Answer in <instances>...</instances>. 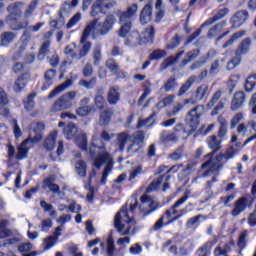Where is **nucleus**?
I'll list each match as a JSON object with an SVG mask.
<instances>
[{
	"mask_svg": "<svg viewBox=\"0 0 256 256\" xmlns=\"http://www.w3.org/2000/svg\"><path fill=\"white\" fill-rule=\"evenodd\" d=\"M205 113V106L197 105L192 108L186 115V121L188 127H190V133H195L201 125V117Z\"/></svg>",
	"mask_w": 256,
	"mask_h": 256,
	"instance_id": "nucleus-7",
	"label": "nucleus"
},
{
	"mask_svg": "<svg viewBox=\"0 0 256 256\" xmlns=\"http://www.w3.org/2000/svg\"><path fill=\"white\" fill-rule=\"evenodd\" d=\"M164 57H167V51L163 49H156L149 55L150 61H159Z\"/></svg>",
	"mask_w": 256,
	"mask_h": 256,
	"instance_id": "nucleus-43",
	"label": "nucleus"
},
{
	"mask_svg": "<svg viewBox=\"0 0 256 256\" xmlns=\"http://www.w3.org/2000/svg\"><path fill=\"white\" fill-rule=\"evenodd\" d=\"M23 7V2H14L7 7L8 13H10L7 17V20L10 22V26L12 31H21L23 29H27L29 27V22H17L19 21L23 12L21 8Z\"/></svg>",
	"mask_w": 256,
	"mask_h": 256,
	"instance_id": "nucleus-4",
	"label": "nucleus"
},
{
	"mask_svg": "<svg viewBox=\"0 0 256 256\" xmlns=\"http://www.w3.org/2000/svg\"><path fill=\"white\" fill-rule=\"evenodd\" d=\"M233 157H235V149H233V147H231L228 150H226L225 153L219 154L216 157V160L223 161V159H225L226 161H229V159H233Z\"/></svg>",
	"mask_w": 256,
	"mask_h": 256,
	"instance_id": "nucleus-47",
	"label": "nucleus"
},
{
	"mask_svg": "<svg viewBox=\"0 0 256 256\" xmlns=\"http://www.w3.org/2000/svg\"><path fill=\"white\" fill-rule=\"evenodd\" d=\"M49 47H51V41L47 40L45 41L38 52L37 58L39 59V61H43V59H45V57H47V55H49Z\"/></svg>",
	"mask_w": 256,
	"mask_h": 256,
	"instance_id": "nucleus-38",
	"label": "nucleus"
},
{
	"mask_svg": "<svg viewBox=\"0 0 256 256\" xmlns=\"http://www.w3.org/2000/svg\"><path fill=\"white\" fill-rule=\"evenodd\" d=\"M107 101L109 105H117L121 101V93L119 92V86L109 88L107 94Z\"/></svg>",
	"mask_w": 256,
	"mask_h": 256,
	"instance_id": "nucleus-20",
	"label": "nucleus"
},
{
	"mask_svg": "<svg viewBox=\"0 0 256 256\" xmlns=\"http://www.w3.org/2000/svg\"><path fill=\"white\" fill-rule=\"evenodd\" d=\"M144 141H145V132L140 130L134 133L132 135V143L128 146V153H133V155H135V153H139V149L133 150V147H135V145H137L138 147H141Z\"/></svg>",
	"mask_w": 256,
	"mask_h": 256,
	"instance_id": "nucleus-15",
	"label": "nucleus"
},
{
	"mask_svg": "<svg viewBox=\"0 0 256 256\" xmlns=\"http://www.w3.org/2000/svg\"><path fill=\"white\" fill-rule=\"evenodd\" d=\"M55 75H57V71L55 69H49L44 74L45 82L43 83L41 90L47 91L51 85H53V79H55Z\"/></svg>",
	"mask_w": 256,
	"mask_h": 256,
	"instance_id": "nucleus-24",
	"label": "nucleus"
},
{
	"mask_svg": "<svg viewBox=\"0 0 256 256\" xmlns=\"http://www.w3.org/2000/svg\"><path fill=\"white\" fill-rule=\"evenodd\" d=\"M157 117V112H153L149 117L146 119H142L138 121L137 127L141 129V127L151 126L155 123V118Z\"/></svg>",
	"mask_w": 256,
	"mask_h": 256,
	"instance_id": "nucleus-39",
	"label": "nucleus"
},
{
	"mask_svg": "<svg viewBox=\"0 0 256 256\" xmlns=\"http://www.w3.org/2000/svg\"><path fill=\"white\" fill-rule=\"evenodd\" d=\"M155 42V27L145 28L143 35L138 36V45H153Z\"/></svg>",
	"mask_w": 256,
	"mask_h": 256,
	"instance_id": "nucleus-13",
	"label": "nucleus"
},
{
	"mask_svg": "<svg viewBox=\"0 0 256 256\" xmlns=\"http://www.w3.org/2000/svg\"><path fill=\"white\" fill-rule=\"evenodd\" d=\"M13 123V133L15 139H19L23 135V132L21 131V128L19 127V124L17 123V119L12 120Z\"/></svg>",
	"mask_w": 256,
	"mask_h": 256,
	"instance_id": "nucleus-61",
	"label": "nucleus"
},
{
	"mask_svg": "<svg viewBox=\"0 0 256 256\" xmlns=\"http://www.w3.org/2000/svg\"><path fill=\"white\" fill-rule=\"evenodd\" d=\"M137 9H139V6L137 5V3H134L130 7H128L126 11L121 12V10H118L117 12H115V14L119 17V22L124 23L119 29V37L125 38L127 37V35H129V31H131V27L133 26V24L131 23V21L127 20L135 17Z\"/></svg>",
	"mask_w": 256,
	"mask_h": 256,
	"instance_id": "nucleus-5",
	"label": "nucleus"
},
{
	"mask_svg": "<svg viewBox=\"0 0 256 256\" xmlns=\"http://www.w3.org/2000/svg\"><path fill=\"white\" fill-rule=\"evenodd\" d=\"M24 69H25V63L16 62L12 66V71L16 75H19V73H23Z\"/></svg>",
	"mask_w": 256,
	"mask_h": 256,
	"instance_id": "nucleus-64",
	"label": "nucleus"
},
{
	"mask_svg": "<svg viewBox=\"0 0 256 256\" xmlns=\"http://www.w3.org/2000/svg\"><path fill=\"white\" fill-rule=\"evenodd\" d=\"M45 247L44 249L46 251H48V249H51V247H54L55 244L57 243V237H53V236H48L45 240Z\"/></svg>",
	"mask_w": 256,
	"mask_h": 256,
	"instance_id": "nucleus-59",
	"label": "nucleus"
},
{
	"mask_svg": "<svg viewBox=\"0 0 256 256\" xmlns=\"http://www.w3.org/2000/svg\"><path fill=\"white\" fill-rule=\"evenodd\" d=\"M94 110L95 108L93 106H82L76 109V115L78 117H87Z\"/></svg>",
	"mask_w": 256,
	"mask_h": 256,
	"instance_id": "nucleus-48",
	"label": "nucleus"
},
{
	"mask_svg": "<svg viewBox=\"0 0 256 256\" xmlns=\"http://www.w3.org/2000/svg\"><path fill=\"white\" fill-rule=\"evenodd\" d=\"M185 151V146H179L176 151L172 152L169 155V158L172 159V161H179L180 159H183V153Z\"/></svg>",
	"mask_w": 256,
	"mask_h": 256,
	"instance_id": "nucleus-49",
	"label": "nucleus"
},
{
	"mask_svg": "<svg viewBox=\"0 0 256 256\" xmlns=\"http://www.w3.org/2000/svg\"><path fill=\"white\" fill-rule=\"evenodd\" d=\"M177 88V78L175 76H171L163 85V89L166 91V93H169V91H175Z\"/></svg>",
	"mask_w": 256,
	"mask_h": 256,
	"instance_id": "nucleus-44",
	"label": "nucleus"
},
{
	"mask_svg": "<svg viewBox=\"0 0 256 256\" xmlns=\"http://www.w3.org/2000/svg\"><path fill=\"white\" fill-rule=\"evenodd\" d=\"M207 167H213L214 169L210 168V169L206 170L203 173V177H209V175H211V173H213V171H221V169H223V164H215V163H213V158H210L209 160H207L206 162H204L201 165L202 170L207 169Z\"/></svg>",
	"mask_w": 256,
	"mask_h": 256,
	"instance_id": "nucleus-21",
	"label": "nucleus"
},
{
	"mask_svg": "<svg viewBox=\"0 0 256 256\" xmlns=\"http://www.w3.org/2000/svg\"><path fill=\"white\" fill-rule=\"evenodd\" d=\"M199 55H201V50L199 48L188 51L186 53V58L181 62V66L185 67L186 65H189V63H191V61H195Z\"/></svg>",
	"mask_w": 256,
	"mask_h": 256,
	"instance_id": "nucleus-28",
	"label": "nucleus"
},
{
	"mask_svg": "<svg viewBox=\"0 0 256 256\" xmlns=\"http://www.w3.org/2000/svg\"><path fill=\"white\" fill-rule=\"evenodd\" d=\"M241 57H242L241 55H236L230 61H228V63H227L228 71L235 69V67H237V65H239V63H241Z\"/></svg>",
	"mask_w": 256,
	"mask_h": 256,
	"instance_id": "nucleus-55",
	"label": "nucleus"
},
{
	"mask_svg": "<svg viewBox=\"0 0 256 256\" xmlns=\"http://www.w3.org/2000/svg\"><path fill=\"white\" fill-rule=\"evenodd\" d=\"M83 77H92L93 76V64L86 63L82 69Z\"/></svg>",
	"mask_w": 256,
	"mask_h": 256,
	"instance_id": "nucleus-58",
	"label": "nucleus"
},
{
	"mask_svg": "<svg viewBox=\"0 0 256 256\" xmlns=\"http://www.w3.org/2000/svg\"><path fill=\"white\" fill-rule=\"evenodd\" d=\"M76 172L79 177H87V162L80 160L76 163Z\"/></svg>",
	"mask_w": 256,
	"mask_h": 256,
	"instance_id": "nucleus-45",
	"label": "nucleus"
},
{
	"mask_svg": "<svg viewBox=\"0 0 256 256\" xmlns=\"http://www.w3.org/2000/svg\"><path fill=\"white\" fill-rule=\"evenodd\" d=\"M108 159H111V153L107 150L98 153L93 159V165L97 169H101L105 163H107Z\"/></svg>",
	"mask_w": 256,
	"mask_h": 256,
	"instance_id": "nucleus-19",
	"label": "nucleus"
},
{
	"mask_svg": "<svg viewBox=\"0 0 256 256\" xmlns=\"http://www.w3.org/2000/svg\"><path fill=\"white\" fill-rule=\"evenodd\" d=\"M132 222L133 218L129 216V208H127V204H125L120 208V210L116 213L114 217V227L118 233H122V235H129V233L131 232V228H127L124 231V223H126V225H129V223Z\"/></svg>",
	"mask_w": 256,
	"mask_h": 256,
	"instance_id": "nucleus-6",
	"label": "nucleus"
},
{
	"mask_svg": "<svg viewBox=\"0 0 256 256\" xmlns=\"http://www.w3.org/2000/svg\"><path fill=\"white\" fill-rule=\"evenodd\" d=\"M90 15L91 17H97V15H105L103 3H101L99 0H96L91 7Z\"/></svg>",
	"mask_w": 256,
	"mask_h": 256,
	"instance_id": "nucleus-37",
	"label": "nucleus"
},
{
	"mask_svg": "<svg viewBox=\"0 0 256 256\" xmlns=\"http://www.w3.org/2000/svg\"><path fill=\"white\" fill-rule=\"evenodd\" d=\"M55 143H57V132L48 135L44 141V149H46V151H53V149H55Z\"/></svg>",
	"mask_w": 256,
	"mask_h": 256,
	"instance_id": "nucleus-36",
	"label": "nucleus"
},
{
	"mask_svg": "<svg viewBox=\"0 0 256 256\" xmlns=\"http://www.w3.org/2000/svg\"><path fill=\"white\" fill-rule=\"evenodd\" d=\"M254 201L255 198L253 197L241 196L234 202L230 215H232V217H239L241 213L252 207Z\"/></svg>",
	"mask_w": 256,
	"mask_h": 256,
	"instance_id": "nucleus-9",
	"label": "nucleus"
},
{
	"mask_svg": "<svg viewBox=\"0 0 256 256\" xmlns=\"http://www.w3.org/2000/svg\"><path fill=\"white\" fill-rule=\"evenodd\" d=\"M187 199H189V195L187 192H185L183 197L178 199L154 223V225L152 226V231H161L162 227H168V225H172V223H175V221H179V219H181V214H177L178 213L177 207H180V205H183V203H185V201H187ZM173 215H175V216L173 217Z\"/></svg>",
	"mask_w": 256,
	"mask_h": 256,
	"instance_id": "nucleus-2",
	"label": "nucleus"
},
{
	"mask_svg": "<svg viewBox=\"0 0 256 256\" xmlns=\"http://www.w3.org/2000/svg\"><path fill=\"white\" fill-rule=\"evenodd\" d=\"M37 5H39V1L38 0H33L29 5L28 8L25 10L24 12V16L26 18H29L33 15V13L35 12V10L37 9Z\"/></svg>",
	"mask_w": 256,
	"mask_h": 256,
	"instance_id": "nucleus-52",
	"label": "nucleus"
},
{
	"mask_svg": "<svg viewBox=\"0 0 256 256\" xmlns=\"http://www.w3.org/2000/svg\"><path fill=\"white\" fill-rule=\"evenodd\" d=\"M183 55H185V50L179 51L175 56H170L166 58L165 59L166 65L168 66L175 65V63H177V61H179V59H181Z\"/></svg>",
	"mask_w": 256,
	"mask_h": 256,
	"instance_id": "nucleus-50",
	"label": "nucleus"
},
{
	"mask_svg": "<svg viewBox=\"0 0 256 256\" xmlns=\"http://www.w3.org/2000/svg\"><path fill=\"white\" fill-rule=\"evenodd\" d=\"M80 85H82V87H85V89H93V87L97 85V77H92L89 81L80 80Z\"/></svg>",
	"mask_w": 256,
	"mask_h": 256,
	"instance_id": "nucleus-56",
	"label": "nucleus"
},
{
	"mask_svg": "<svg viewBox=\"0 0 256 256\" xmlns=\"http://www.w3.org/2000/svg\"><path fill=\"white\" fill-rule=\"evenodd\" d=\"M76 145L81 149V151H87V134H80L76 137Z\"/></svg>",
	"mask_w": 256,
	"mask_h": 256,
	"instance_id": "nucleus-42",
	"label": "nucleus"
},
{
	"mask_svg": "<svg viewBox=\"0 0 256 256\" xmlns=\"http://www.w3.org/2000/svg\"><path fill=\"white\" fill-rule=\"evenodd\" d=\"M53 227V220L50 218L44 219L41 222V231H49Z\"/></svg>",
	"mask_w": 256,
	"mask_h": 256,
	"instance_id": "nucleus-63",
	"label": "nucleus"
},
{
	"mask_svg": "<svg viewBox=\"0 0 256 256\" xmlns=\"http://www.w3.org/2000/svg\"><path fill=\"white\" fill-rule=\"evenodd\" d=\"M241 119H243V113H237L234 115L230 122V128L235 129V127H237V125L241 122Z\"/></svg>",
	"mask_w": 256,
	"mask_h": 256,
	"instance_id": "nucleus-62",
	"label": "nucleus"
},
{
	"mask_svg": "<svg viewBox=\"0 0 256 256\" xmlns=\"http://www.w3.org/2000/svg\"><path fill=\"white\" fill-rule=\"evenodd\" d=\"M218 123H219V128L217 135H211L207 138L206 143L211 149L212 152H210L206 157H213L219 149H221V143L225 141V137H227V132H228V123L227 119L223 118L222 116L218 117Z\"/></svg>",
	"mask_w": 256,
	"mask_h": 256,
	"instance_id": "nucleus-3",
	"label": "nucleus"
},
{
	"mask_svg": "<svg viewBox=\"0 0 256 256\" xmlns=\"http://www.w3.org/2000/svg\"><path fill=\"white\" fill-rule=\"evenodd\" d=\"M73 85V81L71 79L66 80L64 83L58 85L55 89H53L49 95L48 99H53L54 97H57L62 91H65L67 87H71Z\"/></svg>",
	"mask_w": 256,
	"mask_h": 256,
	"instance_id": "nucleus-27",
	"label": "nucleus"
},
{
	"mask_svg": "<svg viewBox=\"0 0 256 256\" xmlns=\"http://www.w3.org/2000/svg\"><path fill=\"white\" fill-rule=\"evenodd\" d=\"M117 23V18L115 15L108 14L102 23H99V19H94L90 21L82 32V36L80 38V43H82V48L79 51V59L82 57H87L89 55V51H91L92 43L87 41L89 36L92 35V38L95 39L97 35L105 36L111 29H113V25Z\"/></svg>",
	"mask_w": 256,
	"mask_h": 256,
	"instance_id": "nucleus-1",
	"label": "nucleus"
},
{
	"mask_svg": "<svg viewBox=\"0 0 256 256\" xmlns=\"http://www.w3.org/2000/svg\"><path fill=\"white\" fill-rule=\"evenodd\" d=\"M165 179L166 182H164L162 186V191L165 192L167 189H169V181L171 180V175L165 174L161 175L158 178L154 179L148 186L147 191H157L159 187H161V183H163V180Z\"/></svg>",
	"mask_w": 256,
	"mask_h": 256,
	"instance_id": "nucleus-12",
	"label": "nucleus"
},
{
	"mask_svg": "<svg viewBox=\"0 0 256 256\" xmlns=\"http://www.w3.org/2000/svg\"><path fill=\"white\" fill-rule=\"evenodd\" d=\"M141 173H143V166L138 165L130 172L129 181H133V179L137 178Z\"/></svg>",
	"mask_w": 256,
	"mask_h": 256,
	"instance_id": "nucleus-60",
	"label": "nucleus"
},
{
	"mask_svg": "<svg viewBox=\"0 0 256 256\" xmlns=\"http://www.w3.org/2000/svg\"><path fill=\"white\" fill-rule=\"evenodd\" d=\"M227 26V21L223 20L216 25H214L212 28L209 29L207 37L209 39H213V37H217L219 33L223 30V27Z\"/></svg>",
	"mask_w": 256,
	"mask_h": 256,
	"instance_id": "nucleus-32",
	"label": "nucleus"
},
{
	"mask_svg": "<svg viewBox=\"0 0 256 256\" xmlns=\"http://www.w3.org/2000/svg\"><path fill=\"white\" fill-rule=\"evenodd\" d=\"M179 45H181V36H179V34H175V36L172 38L171 43L167 44L166 49L168 50L177 49Z\"/></svg>",
	"mask_w": 256,
	"mask_h": 256,
	"instance_id": "nucleus-54",
	"label": "nucleus"
},
{
	"mask_svg": "<svg viewBox=\"0 0 256 256\" xmlns=\"http://www.w3.org/2000/svg\"><path fill=\"white\" fill-rule=\"evenodd\" d=\"M106 67H108L109 71H111L112 73H115L116 77H118V79H125V72H120L119 71V64H117V62H115V60H109L106 63Z\"/></svg>",
	"mask_w": 256,
	"mask_h": 256,
	"instance_id": "nucleus-33",
	"label": "nucleus"
},
{
	"mask_svg": "<svg viewBox=\"0 0 256 256\" xmlns=\"http://www.w3.org/2000/svg\"><path fill=\"white\" fill-rule=\"evenodd\" d=\"M42 189H49L52 193H57L58 195L61 193V188L53 183V178L51 177H47L43 180Z\"/></svg>",
	"mask_w": 256,
	"mask_h": 256,
	"instance_id": "nucleus-30",
	"label": "nucleus"
},
{
	"mask_svg": "<svg viewBox=\"0 0 256 256\" xmlns=\"http://www.w3.org/2000/svg\"><path fill=\"white\" fill-rule=\"evenodd\" d=\"M15 37H17L15 32H4L0 35V44L2 47H7L8 45H11L13 41H15Z\"/></svg>",
	"mask_w": 256,
	"mask_h": 256,
	"instance_id": "nucleus-31",
	"label": "nucleus"
},
{
	"mask_svg": "<svg viewBox=\"0 0 256 256\" xmlns=\"http://www.w3.org/2000/svg\"><path fill=\"white\" fill-rule=\"evenodd\" d=\"M153 19V6L150 4H146L141 12H140V23L142 25H147V23H151Z\"/></svg>",
	"mask_w": 256,
	"mask_h": 256,
	"instance_id": "nucleus-18",
	"label": "nucleus"
},
{
	"mask_svg": "<svg viewBox=\"0 0 256 256\" xmlns=\"http://www.w3.org/2000/svg\"><path fill=\"white\" fill-rule=\"evenodd\" d=\"M75 91L67 92L66 94L60 96L52 105V111H65L73 107V100L75 99Z\"/></svg>",
	"mask_w": 256,
	"mask_h": 256,
	"instance_id": "nucleus-8",
	"label": "nucleus"
},
{
	"mask_svg": "<svg viewBox=\"0 0 256 256\" xmlns=\"http://www.w3.org/2000/svg\"><path fill=\"white\" fill-rule=\"evenodd\" d=\"M142 89H143V93L138 99V105H143V102L147 99V97H149V95H151V81L146 80L142 84Z\"/></svg>",
	"mask_w": 256,
	"mask_h": 256,
	"instance_id": "nucleus-34",
	"label": "nucleus"
},
{
	"mask_svg": "<svg viewBox=\"0 0 256 256\" xmlns=\"http://www.w3.org/2000/svg\"><path fill=\"white\" fill-rule=\"evenodd\" d=\"M251 49V38L247 37L244 38L238 45V47L235 50V55H247V53Z\"/></svg>",
	"mask_w": 256,
	"mask_h": 256,
	"instance_id": "nucleus-23",
	"label": "nucleus"
},
{
	"mask_svg": "<svg viewBox=\"0 0 256 256\" xmlns=\"http://www.w3.org/2000/svg\"><path fill=\"white\" fill-rule=\"evenodd\" d=\"M94 104L99 109V111H103L105 109V97L103 95H96L94 98Z\"/></svg>",
	"mask_w": 256,
	"mask_h": 256,
	"instance_id": "nucleus-53",
	"label": "nucleus"
},
{
	"mask_svg": "<svg viewBox=\"0 0 256 256\" xmlns=\"http://www.w3.org/2000/svg\"><path fill=\"white\" fill-rule=\"evenodd\" d=\"M246 33H247V31H245V30H239L238 32H235L234 34H232L230 39H228L222 45V48L227 49V47H231V45H233V43H235V41H237V39H241L242 37H245Z\"/></svg>",
	"mask_w": 256,
	"mask_h": 256,
	"instance_id": "nucleus-35",
	"label": "nucleus"
},
{
	"mask_svg": "<svg viewBox=\"0 0 256 256\" xmlns=\"http://www.w3.org/2000/svg\"><path fill=\"white\" fill-rule=\"evenodd\" d=\"M78 21H81V13H76L72 18H70V20L66 24V28L72 29V27H75V25H77Z\"/></svg>",
	"mask_w": 256,
	"mask_h": 256,
	"instance_id": "nucleus-57",
	"label": "nucleus"
},
{
	"mask_svg": "<svg viewBox=\"0 0 256 256\" xmlns=\"http://www.w3.org/2000/svg\"><path fill=\"white\" fill-rule=\"evenodd\" d=\"M247 95L243 91H236L231 100L230 109L231 111H239L243 105H245V100Z\"/></svg>",
	"mask_w": 256,
	"mask_h": 256,
	"instance_id": "nucleus-14",
	"label": "nucleus"
},
{
	"mask_svg": "<svg viewBox=\"0 0 256 256\" xmlns=\"http://www.w3.org/2000/svg\"><path fill=\"white\" fill-rule=\"evenodd\" d=\"M229 14V8L219 9L213 17L208 18L203 24H201V29H205V27H209L213 25L216 21L223 19Z\"/></svg>",
	"mask_w": 256,
	"mask_h": 256,
	"instance_id": "nucleus-17",
	"label": "nucleus"
},
{
	"mask_svg": "<svg viewBox=\"0 0 256 256\" xmlns=\"http://www.w3.org/2000/svg\"><path fill=\"white\" fill-rule=\"evenodd\" d=\"M106 149H107V145L105 144V142H103L101 138H94L90 143L89 153H90V156L95 157V155H97V151L103 152V151H107Z\"/></svg>",
	"mask_w": 256,
	"mask_h": 256,
	"instance_id": "nucleus-16",
	"label": "nucleus"
},
{
	"mask_svg": "<svg viewBox=\"0 0 256 256\" xmlns=\"http://www.w3.org/2000/svg\"><path fill=\"white\" fill-rule=\"evenodd\" d=\"M208 91H209V86L207 85L199 86L194 92V97L196 101H202V99H205V95H207Z\"/></svg>",
	"mask_w": 256,
	"mask_h": 256,
	"instance_id": "nucleus-40",
	"label": "nucleus"
},
{
	"mask_svg": "<svg viewBox=\"0 0 256 256\" xmlns=\"http://www.w3.org/2000/svg\"><path fill=\"white\" fill-rule=\"evenodd\" d=\"M41 139H42L41 134H38L33 138L28 137L27 139L22 141L21 144L17 147L18 152L15 156V159H17V161H23V159H26L27 155H29V147H27V145L29 143H39Z\"/></svg>",
	"mask_w": 256,
	"mask_h": 256,
	"instance_id": "nucleus-10",
	"label": "nucleus"
},
{
	"mask_svg": "<svg viewBox=\"0 0 256 256\" xmlns=\"http://www.w3.org/2000/svg\"><path fill=\"white\" fill-rule=\"evenodd\" d=\"M193 83H195V79H193V77H190L184 84H182L178 91V97L185 95V92L191 89Z\"/></svg>",
	"mask_w": 256,
	"mask_h": 256,
	"instance_id": "nucleus-46",
	"label": "nucleus"
},
{
	"mask_svg": "<svg viewBox=\"0 0 256 256\" xmlns=\"http://www.w3.org/2000/svg\"><path fill=\"white\" fill-rule=\"evenodd\" d=\"M130 139L131 135L127 134L126 132H121L117 134L116 145L119 151H125V145H127Z\"/></svg>",
	"mask_w": 256,
	"mask_h": 256,
	"instance_id": "nucleus-26",
	"label": "nucleus"
},
{
	"mask_svg": "<svg viewBox=\"0 0 256 256\" xmlns=\"http://www.w3.org/2000/svg\"><path fill=\"white\" fill-rule=\"evenodd\" d=\"M221 95H223V92L221 90H217L213 94L210 101L207 103V105H206L207 109H213V107L215 106V103H217V101H219V99H221Z\"/></svg>",
	"mask_w": 256,
	"mask_h": 256,
	"instance_id": "nucleus-51",
	"label": "nucleus"
},
{
	"mask_svg": "<svg viewBox=\"0 0 256 256\" xmlns=\"http://www.w3.org/2000/svg\"><path fill=\"white\" fill-rule=\"evenodd\" d=\"M113 117V110L111 108L101 110L100 116H99V125L106 126L111 123V119Z\"/></svg>",
	"mask_w": 256,
	"mask_h": 256,
	"instance_id": "nucleus-25",
	"label": "nucleus"
},
{
	"mask_svg": "<svg viewBox=\"0 0 256 256\" xmlns=\"http://www.w3.org/2000/svg\"><path fill=\"white\" fill-rule=\"evenodd\" d=\"M249 20V11L247 10H239L237 11L230 19L231 28L239 29L242 25H245Z\"/></svg>",
	"mask_w": 256,
	"mask_h": 256,
	"instance_id": "nucleus-11",
	"label": "nucleus"
},
{
	"mask_svg": "<svg viewBox=\"0 0 256 256\" xmlns=\"http://www.w3.org/2000/svg\"><path fill=\"white\" fill-rule=\"evenodd\" d=\"M29 73H21L14 82L13 89L15 93H21L27 87V78Z\"/></svg>",
	"mask_w": 256,
	"mask_h": 256,
	"instance_id": "nucleus-22",
	"label": "nucleus"
},
{
	"mask_svg": "<svg viewBox=\"0 0 256 256\" xmlns=\"http://www.w3.org/2000/svg\"><path fill=\"white\" fill-rule=\"evenodd\" d=\"M215 241H208L196 250L197 256H211V249L215 245Z\"/></svg>",
	"mask_w": 256,
	"mask_h": 256,
	"instance_id": "nucleus-29",
	"label": "nucleus"
},
{
	"mask_svg": "<svg viewBox=\"0 0 256 256\" xmlns=\"http://www.w3.org/2000/svg\"><path fill=\"white\" fill-rule=\"evenodd\" d=\"M255 86H256V74L248 76L244 84V89L246 93H251V91L255 89Z\"/></svg>",
	"mask_w": 256,
	"mask_h": 256,
	"instance_id": "nucleus-41",
	"label": "nucleus"
}]
</instances>
